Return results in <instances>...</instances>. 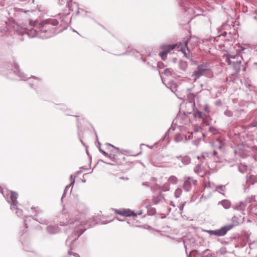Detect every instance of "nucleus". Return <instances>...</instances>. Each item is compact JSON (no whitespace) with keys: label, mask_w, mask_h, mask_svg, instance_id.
<instances>
[{"label":"nucleus","mask_w":257,"mask_h":257,"mask_svg":"<svg viewBox=\"0 0 257 257\" xmlns=\"http://www.w3.org/2000/svg\"><path fill=\"white\" fill-rule=\"evenodd\" d=\"M47 231L50 234L57 233L59 231V228L56 226H49L47 227Z\"/></svg>","instance_id":"nucleus-14"},{"label":"nucleus","mask_w":257,"mask_h":257,"mask_svg":"<svg viewBox=\"0 0 257 257\" xmlns=\"http://www.w3.org/2000/svg\"><path fill=\"white\" fill-rule=\"evenodd\" d=\"M188 98L190 102L193 103L194 104V98L196 97V95L193 93H191V90L188 89Z\"/></svg>","instance_id":"nucleus-16"},{"label":"nucleus","mask_w":257,"mask_h":257,"mask_svg":"<svg viewBox=\"0 0 257 257\" xmlns=\"http://www.w3.org/2000/svg\"><path fill=\"white\" fill-rule=\"evenodd\" d=\"M24 221H25V225H26V227H28V223L27 222V219H25Z\"/></svg>","instance_id":"nucleus-40"},{"label":"nucleus","mask_w":257,"mask_h":257,"mask_svg":"<svg viewBox=\"0 0 257 257\" xmlns=\"http://www.w3.org/2000/svg\"><path fill=\"white\" fill-rule=\"evenodd\" d=\"M116 212L117 214L125 217L130 216L133 214V212L130 210H118Z\"/></svg>","instance_id":"nucleus-13"},{"label":"nucleus","mask_w":257,"mask_h":257,"mask_svg":"<svg viewBox=\"0 0 257 257\" xmlns=\"http://www.w3.org/2000/svg\"><path fill=\"white\" fill-rule=\"evenodd\" d=\"M180 120V117H178L177 118V121H178V120Z\"/></svg>","instance_id":"nucleus-50"},{"label":"nucleus","mask_w":257,"mask_h":257,"mask_svg":"<svg viewBox=\"0 0 257 257\" xmlns=\"http://www.w3.org/2000/svg\"><path fill=\"white\" fill-rule=\"evenodd\" d=\"M182 193V189H181L180 188H177L175 191V193H174L175 197L176 198L179 197L181 195Z\"/></svg>","instance_id":"nucleus-23"},{"label":"nucleus","mask_w":257,"mask_h":257,"mask_svg":"<svg viewBox=\"0 0 257 257\" xmlns=\"http://www.w3.org/2000/svg\"><path fill=\"white\" fill-rule=\"evenodd\" d=\"M224 34H222V35H224V36H225L227 35V32H224Z\"/></svg>","instance_id":"nucleus-47"},{"label":"nucleus","mask_w":257,"mask_h":257,"mask_svg":"<svg viewBox=\"0 0 257 257\" xmlns=\"http://www.w3.org/2000/svg\"><path fill=\"white\" fill-rule=\"evenodd\" d=\"M231 26L229 25L228 24V22H226L223 24L222 25V26L219 29V31H220L223 30H228L229 28H231Z\"/></svg>","instance_id":"nucleus-21"},{"label":"nucleus","mask_w":257,"mask_h":257,"mask_svg":"<svg viewBox=\"0 0 257 257\" xmlns=\"http://www.w3.org/2000/svg\"><path fill=\"white\" fill-rule=\"evenodd\" d=\"M15 73H16L18 76L21 77L22 80H26L27 78L23 73L21 72L18 69H17L16 71H15Z\"/></svg>","instance_id":"nucleus-22"},{"label":"nucleus","mask_w":257,"mask_h":257,"mask_svg":"<svg viewBox=\"0 0 257 257\" xmlns=\"http://www.w3.org/2000/svg\"><path fill=\"white\" fill-rule=\"evenodd\" d=\"M16 67H18H18H19V66H18L17 65H16Z\"/></svg>","instance_id":"nucleus-53"},{"label":"nucleus","mask_w":257,"mask_h":257,"mask_svg":"<svg viewBox=\"0 0 257 257\" xmlns=\"http://www.w3.org/2000/svg\"><path fill=\"white\" fill-rule=\"evenodd\" d=\"M244 48L241 46V47H240V48L239 49V51H243V50H244Z\"/></svg>","instance_id":"nucleus-41"},{"label":"nucleus","mask_w":257,"mask_h":257,"mask_svg":"<svg viewBox=\"0 0 257 257\" xmlns=\"http://www.w3.org/2000/svg\"><path fill=\"white\" fill-rule=\"evenodd\" d=\"M208 106L207 104L205 105V108H204V110L205 111H208Z\"/></svg>","instance_id":"nucleus-38"},{"label":"nucleus","mask_w":257,"mask_h":257,"mask_svg":"<svg viewBox=\"0 0 257 257\" xmlns=\"http://www.w3.org/2000/svg\"><path fill=\"white\" fill-rule=\"evenodd\" d=\"M215 104H216V105H221V100H217V101L215 102Z\"/></svg>","instance_id":"nucleus-37"},{"label":"nucleus","mask_w":257,"mask_h":257,"mask_svg":"<svg viewBox=\"0 0 257 257\" xmlns=\"http://www.w3.org/2000/svg\"><path fill=\"white\" fill-rule=\"evenodd\" d=\"M98 145H99V149L100 152H101L103 155L108 157L109 154L101 149V148H100L101 144L100 143H98Z\"/></svg>","instance_id":"nucleus-30"},{"label":"nucleus","mask_w":257,"mask_h":257,"mask_svg":"<svg viewBox=\"0 0 257 257\" xmlns=\"http://www.w3.org/2000/svg\"><path fill=\"white\" fill-rule=\"evenodd\" d=\"M105 163L107 164H108V165H113V164H110V163Z\"/></svg>","instance_id":"nucleus-51"},{"label":"nucleus","mask_w":257,"mask_h":257,"mask_svg":"<svg viewBox=\"0 0 257 257\" xmlns=\"http://www.w3.org/2000/svg\"><path fill=\"white\" fill-rule=\"evenodd\" d=\"M185 204V202L181 203V204H180L179 206V210L181 211V213L182 212Z\"/></svg>","instance_id":"nucleus-32"},{"label":"nucleus","mask_w":257,"mask_h":257,"mask_svg":"<svg viewBox=\"0 0 257 257\" xmlns=\"http://www.w3.org/2000/svg\"><path fill=\"white\" fill-rule=\"evenodd\" d=\"M231 61H236V59H233L232 58H231Z\"/></svg>","instance_id":"nucleus-49"},{"label":"nucleus","mask_w":257,"mask_h":257,"mask_svg":"<svg viewBox=\"0 0 257 257\" xmlns=\"http://www.w3.org/2000/svg\"><path fill=\"white\" fill-rule=\"evenodd\" d=\"M74 183H75V180H73L71 181V183H70V184H68V185H67V186H66L65 188L64 193H65V192H66V190H67L68 188H69L71 186L73 187V185H74Z\"/></svg>","instance_id":"nucleus-26"},{"label":"nucleus","mask_w":257,"mask_h":257,"mask_svg":"<svg viewBox=\"0 0 257 257\" xmlns=\"http://www.w3.org/2000/svg\"><path fill=\"white\" fill-rule=\"evenodd\" d=\"M108 157L109 158H110V159H111V160H112L113 161H114V162L116 163H118L119 162L118 161V160H117L116 157H115V156L114 155H109Z\"/></svg>","instance_id":"nucleus-24"},{"label":"nucleus","mask_w":257,"mask_h":257,"mask_svg":"<svg viewBox=\"0 0 257 257\" xmlns=\"http://www.w3.org/2000/svg\"><path fill=\"white\" fill-rule=\"evenodd\" d=\"M250 125H251V126L252 127L257 126V121H254V122H252V123L250 124Z\"/></svg>","instance_id":"nucleus-36"},{"label":"nucleus","mask_w":257,"mask_h":257,"mask_svg":"<svg viewBox=\"0 0 257 257\" xmlns=\"http://www.w3.org/2000/svg\"><path fill=\"white\" fill-rule=\"evenodd\" d=\"M160 63H159L158 64V66H159V67H160Z\"/></svg>","instance_id":"nucleus-52"},{"label":"nucleus","mask_w":257,"mask_h":257,"mask_svg":"<svg viewBox=\"0 0 257 257\" xmlns=\"http://www.w3.org/2000/svg\"><path fill=\"white\" fill-rule=\"evenodd\" d=\"M69 217V215L66 213L62 214L60 216L59 224L61 226L70 225L71 226L72 228L75 230V234L77 237L73 239V240L74 241L76 240L87 229L86 228L82 227L83 225L87 224L85 220L86 215L83 213H80L75 219H68Z\"/></svg>","instance_id":"nucleus-2"},{"label":"nucleus","mask_w":257,"mask_h":257,"mask_svg":"<svg viewBox=\"0 0 257 257\" xmlns=\"http://www.w3.org/2000/svg\"><path fill=\"white\" fill-rule=\"evenodd\" d=\"M68 253L69 255H71V254H73L74 256H75V257H80L79 254L77 253H72L71 252V251H68Z\"/></svg>","instance_id":"nucleus-34"},{"label":"nucleus","mask_w":257,"mask_h":257,"mask_svg":"<svg viewBox=\"0 0 257 257\" xmlns=\"http://www.w3.org/2000/svg\"><path fill=\"white\" fill-rule=\"evenodd\" d=\"M67 22H65V26H64V28H63V29H65V28H66V26H67Z\"/></svg>","instance_id":"nucleus-46"},{"label":"nucleus","mask_w":257,"mask_h":257,"mask_svg":"<svg viewBox=\"0 0 257 257\" xmlns=\"http://www.w3.org/2000/svg\"><path fill=\"white\" fill-rule=\"evenodd\" d=\"M241 60V57L237 54H227L226 56V62L228 65H232L233 69L236 73H238L240 71Z\"/></svg>","instance_id":"nucleus-6"},{"label":"nucleus","mask_w":257,"mask_h":257,"mask_svg":"<svg viewBox=\"0 0 257 257\" xmlns=\"http://www.w3.org/2000/svg\"><path fill=\"white\" fill-rule=\"evenodd\" d=\"M170 189V187L169 184H165L162 188H161V190L163 191H169Z\"/></svg>","instance_id":"nucleus-27"},{"label":"nucleus","mask_w":257,"mask_h":257,"mask_svg":"<svg viewBox=\"0 0 257 257\" xmlns=\"http://www.w3.org/2000/svg\"><path fill=\"white\" fill-rule=\"evenodd\" d=\"M58 24V21L53 18L43 20L40 23L36 21L31 20L29 21V25L38 28L39 30L32 29L29 32H27L26 34L31 38L38 37L42 39L49 38L62 31L63 29H61L57 32L56 29L53 27Z\"/></svg>","instance_id":"nucleus-1"},{"label":"nucleus","mask_w":257,"mask_h":257,"mask_svg":"<svg viewBox=\"0 0 257 257\" xmlns=\"http://www.w3.org/2000/svg\"><path fill=\"white\" fill-rule=\"evenodd\" d=\"M178 182V179L175 176H171L168 179V182L169 184H176Z\"/></svg>","instance_id":"nucleus-15"},{"label":"nucleus","mask_w":257,"mask_h":257,"mask_svg":"<svg viewBox=\"0 0 257 257\" xmlns=\"http://www.w3.org/2000/svg\"><path fill=\"white\" fill-rule=\"evenodd\" d=\"M201 165H197L194 169L195 172L196 173H199L201 171Z\"/></svg>","instance_id":"nucleus-29"},{"label":"nucleus","mask_w":257,"mask_h":257,"mask_svg":"<svg viewBox=\"0 0 257 257\" xmlns=\"http://www.w3.org/2000/svg\"><path fill=\"white\" fill-rule=\"evenodd\" d=\"M233 227V225L231 224L225 225L219 229H216V236H221L225 235Z\"/></svg>","instance_id":"nucleus-9"},{"label":"nucleus","mask_w":257,"mask_h":257,"mask_svg":"<svg viewBox=\"0 0 257 257\" xmlns=\"http://www.w3.org/2000/svg\"><path fill=\"white\" fill-rule=\"evenodd\" d=\"M238 168L239 171L240 173H245L247 171V166L245 164L240 163L238 165Z\"/></svg>","instance_id":"nucleus-17"},{"label":"nucleus","mask_w":257,"mask_h":257,"mask_svg":"<svg viewBox=\"0 0 257 257\" xmlns=\"http://www.w3.org/2000/svg\"><path fill=\"white\" fill-rule=\"evenodd\" d=\"M107 145H108V146H109L112 147H114L113 145H111V144H108Z\"/></svg>","instance_id":"nucleus-48"},{"label":"nucleus","mask_w":257,"mask_h":257,"mask_svg":"<svg viewBox=\"0 0 257 257\" xmlns=\"http://www.w3.org/2000/svg\"><path fill=\"white\" fill-rule=\"evenodd\" d=\"M34 79H35V81H36V83H38V82H39L37 78H34Z\"/></svg>","instance_id":"nucleus-45"},{"label":"nucleus","mask_w":257,"mask_h":257,"mask_svg":"<svg viewBox=\"0 0 257 257\" xmlns=\"http://www.w3.org/2000/svg\"><path fill=\"white\" fill-rule=\"evenodd\" d=\"M188 42V39H186L176 45L163 46L162 47L163 51L159 53V56L162 58V60H165L167 54L170 53L176 47L178 50L182 52L185 57L189 59L192 57V54L187 47Z\"/></svg>","instance_id":"nucleus-4"},{"label":"nucleus","mask_w":257,"mask_h":257,"mask_svg":"<svg viewBox=\"0 0 257 257\" xmlns=\"http://www.w3.org/2000/svg\"><path fill=\"white\" fill-rule=\"evenodd\" d=\"M197 181L190 176H185L184 178V183L183 185V189L187 192L190 191L192 187L195 186Z\"/></svg>","instance_id":"nucleus-7"},{"label":"nucleus","mask_w":257,"mask_h":257,"mask_svg":"<svg viewBox=\"0 0 257 257\" xmlns=\"http://www.w3.org/2000/svg\"><path fill=\"white\" fill-rule=\"evenodd\" d=\"M164 73L166 75H171V71L169 69H166L165 70H164Z\"/></svg>","instance_id":"nucleus-33"},{"label":"nucleus","mask_w":257,"mask_h":257,"mask_svg":"<svg viewBox=\"0 0 257 257\" xmlns=\"http://www.w3.org/2000/svg\"><path fill=\"white\" fill-rule=\"evenodd\" d=\"M176 158L178 159H180L183 165H186L189 164L191 162V159L189 157L187 156H185L184 157H182L181 156H177Z\"/></svg>","instance_id":"nucleus-11"},{"label":"nucleus","mask_w":257,"mask_h":257,"mask_svg":"<svg viewBox=\"0 0 257 257\" xmlns=\"http://www.w3.org/2000/svg\"><path fill=\"white\" fill-rule=\"evenodd\" d=\"M220 203L225 209H228L231 206V202L228 200H223Z\"/></svg>","instance_id":"nucleus-18"},{"label":"nucleus","mask_w":257,"mask_h":257,"mask_svg":"<svg viewBox=\"0 0 257 257\" xmlns=\"http://www.w3.org/2000/svg\"><path fill=\"white\" fill-rule=\"evenodd\" d=\"M224 114L228 116V117H231L232 116V114H233V113L231 111L228 110V109H226L224 112Z\"/></svg>","instance_id":"nucleus-25"},{"label":"nucleus","mask_w":257,"mask_h":257,"mask_svg":"<svg viewBox=\"0 0 257 257\" xmlns=\"http://www.w3.org/2000/svg\"><path fill=\"white\" fill-rule=\"evenodd\" d=\"M17 198H18V193L16 192L11 191V200L10 202L11 205L12 209H15L16 210V213H18V208L17 207ZM18 215H21L20 214H18Z\"/></svg>","instance_id":"nucleus-8"},{"label":"nucleus","mask_w":257,"mask_h":257,"mask_svg":"<svg viewBox=\"0 0 257 257\" xmlns=\"http://www.w3.org/2000/svg\"><path fill=\"white\" fill-rule=\"evenodd\" d=\"M39 222L41 223L46 224L47 223V221L45 220H41V221H39Z\"/></svg>","instance_id":"nucleus-39"},{"label":"nucleus","mask_w":257,"mask_h":257,"mask_svg":"<svg viewBox=\"0 0 257 257\" xmlns=\"http://www.w3.org/2000/svg\"><path fill=\"white\" fill-rule=\"evenodd\" d=\"M225 186L219 185L215 186L214 191H217L218 192L223 194V192L224 191Z\"/></svg>","instance_id":"nucleus-20"},{"label":"nucleus","mask_w":257,"mask_h":257,"mask_svg":"<svg viewBox=\"0 0 257 257\" xmlns=\"http://www.w3.org/2000/svg\"><path fill=\"white\" fill-rule=\"evenodd\" d=\"M204 186H205L204 189V190L202 191V192H203V196L205 195V192L207 191V190L208 189H211V190L212 191H214V189L215 187V186L213 184H211V183L209 181H208V182L206 183L205 184Z\"/></svg>","instance_id":"nucleus-12"},{"label":"nucleus","mask_w":257,"mask_h":257,"mask_svg":"<svg viewBox=\"0 0 257 257\" xmlns=\"http://www.w3.org/2000/svg\"><path fill=\"white\" fill-rule=\"evenodd\" d=\"M254 178H255V177H254V176L251 175V176H250L249 179H247V181H248V182L250 183L251 184H254V182H255L254 181Z\"/></svg>","instance_id":"nucleus-31"},{"label":"nucleus","mask_w":257,"mask_h":257,"mask_svg":"<svg viewBox=\"0 0 257 257\" xmlns=\"http://www.w3.org/2000/svg\"><path fill=\"white\" fill-rule=\"evenodd\" d=\"M143 185H146V186H148V183L147 182L144 183H143Z\"/></svg>","instance_id":"nucleus-42"},{"label":"nucleus","mask_w":257,"mask_h":257,"mask_svg":"<svg viewBox=\"0 0 257 257\" xmlns=\"http://www.w3.org/2000/svg\"><path fill=\"white\" fill-rule=\"evenodd\" d=\"M212 67L208 63H203L201 64L196 67V70L194 71L192 75L194 81H196L202 76L212 75Z\"/></svg>","instance_id":"nucleus-5"},{"label":"nucleus","mask_w":257,"mask_h":257,"mask_svg":"<svg viewBox=\"0 0 257 257\" xmlns=\"http://www.w3.org/2000/svg\"><path fill=\"white\" fill-rule=\"evenodd\" d=\"M184 121L186 122L184 124L180 125V130L185 133H186L185 135V138H184L183 135L180 134H177L176 135L174 140L176 143H179L182 141H186L187 140V138H188V140H191L193 139L194 137L193 136V134L196 135L198 133L199 130H201V127L200 126H194L191 123L190 121L188 119V117H184Z\"/></svg>","instance_id":"nucleus-3"},{"label":"nucleus","mask_w":257,"mask_h":257,"mask_svg":"<svg viewBox=\"0 0 257 257\" xmlns=\"http://www.w3.org/2000/svg\"><path fill=\"white\" fill-rule=\"evenodd\" d=\"M170 205H172V206H175V204L173 203V202H170Z\"/></svg>","instance_id":"nucleus-43"},{"label":"nucleus","mask_w":257,"mask_h":257,"mask_svg":"<svg viewBox=\"0 0 257 257\" xmlns=\"http://www.w3.org/2000/svg\"><path fill=\"white\" fill-rule=\"evenodd\" d=\"M198 116L200 117H203L205 115V114L202 112H201V111H198V113H197Z\"/></svg>","instance_id":"nucleus-35"},{"label":"nucleus","mask_w":257,"mask_h":257,"mask_svg":"<svg viewBox=\"0 0 257 257\" xmlns=\"http://www.w3.org/2000/svg\"><path fill=\"white\" fill-rule=\"evenodd\" d=\"M250 198L248 197L246 198L245 201H240L239 202L238 205L233 206L232 208L234 210H237L239 211H244L246 208V203L248 199H250Z\"/></svg>","instance_id":"nucleus-10"},{"label":"nucleus","mask_w":257,"mask_h":257,"mask_svg":"<svg viewBox=\"0 0 257 257\" xmlns=\"http://www.w3.org/2000/svg\"><path fill=\"white\" fill-rule=\"evenodd\" d=\"M70 179H71V181H72L73 180H74V179H73V176H72V175H71V176H70Z\"/></svg>","instance_id":"nucleus-44"},{"label":"nucleus","mask_w":257,"mask_h":257,"mask_svg":"<svg viewBox=\"0 0 257 257\" xmlns=\"http://www.w3.org/2000/svg\"><path fill=\"white\" fill-rule=\"evenodd\" d=\"M205 231L207 232L208 233H209L210 235H214L216 236V229L214 230H205Z\"/></svg>","instance_id":"nucleus-28"},{"label":"nucleus","mask_w":257,"mask_h":257,"mask_svg":"<svg viewBox=\"0 0 257 257\" xmlns=\"http://www.w3.org/2000/svg\"><path fill=\"white\" fill-rule=\"evenodd\" d=\"M188 67L187 62L184 61H180L179 62V67L183 70H185Z\"/></svg>","instance_id":"nucleus-19"}]
</instances>
